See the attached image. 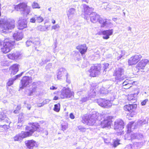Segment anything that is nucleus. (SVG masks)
Instances as JSON below:
<instances>
[{"label":"nucleus","instance_id":"1","mask_svg":"<svg viewBox=\"0 0 149 149\" xmlns=\"http://www.w3.org/2000/svg\"><path fill=\"white\" fill-rule=\"evenodd\" d=\"M25 129L26 131H22L20 133L22 139L31 136L36 131L40 132L41 127L38 123H29Z\"/></svg>","mask_w":149,"mask_h":149},{"label":"nucleus","instance_id":"2","mask_svg":"<svg viewBox=\"0 0 149 149\" xmlns=\"http://www.w3.org/2000/svg\"><path fill=\"white\" fill-rule=\"evenodd\" d=\"M15 45V42L11 41L9 38H5L3 41L0 39V48L3 53L6 54L10 52Z\"/></svg>","mask_w":149,"mask_h":149},{"label":"nucleus","instance_id":"3","mask_svg":"<svg viewBox=\"0 0 149 149\" xmlns=\"http://www.w3.org/2000/svg\"><path fill=\"white\" fill-rule=\"evenodd\" d=\"M14 9L16 11H20L22 12V14L26 16L29 14L31 10L27 5V3L22 2L14 6Z\"/></svg>","mask_w":149,"mask_h":149},{"label":"nucleus","instance_id":"4","mask_svg":"<svg viewBox=\"0 0 149 149\" xmlns=\"http://www.w3.org/2000/svg\"><path fill=\"white\" fill-rule=\"evenodd\" d=\"M137 107L136 104H129L124 106V110L126 111L129 112L127 114L128 118H133L136 114L137 112L136 110Z\"/></svg>","mask_w":149,"mask_h":149},{"label":"nucleus","instance_id":"5","mask_svg":"<svg viewBox=\"0 0 149 149\" xmlns=\"http://www.w3.org/2000/svg\"><path fill=\"white\" fill-rule=\"evenodd\" d=\"M102 66L101 64H97L92 66L88 71L91 77H95L99 75Z\"/></svg>","mask_w":149,"mask_h":149},{"label":"nucleus","instance_id":"6","mask_svg":"<svg viewBox=\"0 0 149 149\" xmlns=\"http://www.w3.org/2000/svg\"><path fill=\"white\" fill-rule=\"evenodd\" d=\"M103 117L104 119L101 122L100 124L101 127L104 128L110 127L114 120L113 117L111 116H109L105 117L104 116Z\"/></svg>","mask_w":149,"mask_h":149},{"label":"nucleus","instance_id":"7","mask_svg":"<svg viewBox=\"0 0 149 149\" xmlns=\"http://www.w3.org/2000/svg\"><path fill=\"white\" fill-rule=\"evenodd\" d=\"M15 22L13 19L6 22V23L3 24V26L2 27V31L4 33H7L9 30L13 29L15 27Z\"/></svg>","mask_w":149,"mask_h":149},{"label":"nucleus","instance_id":"8","mask_svg":"<svg viewBox=\"0 0 149 149\" xmlns=\"http://www.w3.org/2000/svg\"><path fill=\"white\" fill-rule=\"evenodd\" d=\"M97 102L99 106L104 108H109L111 106V101L105 98L98 99L97 100Z\"/></svg>","mask_w":149,"mask_h":149},{"label":"nucleus","instance_id":"9","mask_svg":"<svg viewBox=\"0 0 149 149\" xmlns=\"http://www.w3.org/2000/svg\"><path fill=\"white\" fill-rule=\"evenodd\" d=\"M137 84V81H133L130 79H127L123 83V88L124 89H128L131 87L136 86Z\"/></svg>","mask_w":149,"mask_h":149},{"label":"nucleus","instance_id":"10","mask_svg":"<svg viewBox=\"0 0 149 149\" xmlns=\"http://www.w3.org/2000/svg\"><path fill=\"white\" fill-rule=\"evenodd\" d=\"M141 55L135 54L132 56L128 60L129 65L132 66L136 65L142 58Z\"/></svg>","mask_w":149,"mask_h":149},{"label":"nucleus","instance_id":"11","mask_svg":"<svg viewBox=\"0 0 149 149\" xmlns=\"http://www.w3.org/2000/svg\"><path fill=\"white\" fill-rule=\"evenodd\" d=\"M74 93L68 88L63 90L61 94V97L62 99L69 98L74 97Z\"/></svg>","mask_w":149,"mask_h":149},{"label":"nucleus","instance_id":"12","mask_svg":"<svg viewBox=\"0 0 149 149\" xmlns=\"http://www.w3.org/2000/svg\"><path fill=\"white\" fill-rule=\"evenodd\" d=\"M30 81H31L30 78L29 77L25 76L23 77L20 81V86L19 87V90L24 89L27 85H29Z\"/></svg>","mask_w":149,"mask_h":149},{"label":"nucleus","instance_id":"13","mask_svg":"<svg viewBox=\"0 0 149 149\" xmlns=\"http://www.w3.org/2000/svg\"><path fill=\"white\" fill-rule=\"evenodd\" d=\"M26 149H33L34 147L38 146V143L33 139L29 140L25 142Z\"/></svg>","mask_w":149,"mask_h":149},{"label":"nucleus","instance_id":"14","mask_svg":"<svg viewBox=\"0 0 149 149\" xmlns=\"http://www.w3.org/2000/svg\"><path fill=\"white\" fill-rule=\"evenodd\" d=\"M148 62V60L147 59H142L136 65V68L139 71L143 70Z\"/></svg>","mask_w":149,"mask_h":149},{"label":"nucleus","instance_id":"15","mask_svg":"<svg viewBox=\"0 0 149 149\" xmlns=\"http://www.w3.org/2000/svg\"><path fill=\"white\" fill-rule=\"evenodd\" d=\"M111 20L107 19L104 17H102L100 16L98 22L100 24V27L103 28L107 24H111Z\"/></svg>","mask_w":149,"mask_h":149},{"label":"nucleus","instance_id":"16","mask_svg":"<svg viewBox=\"0 0 149 149\" xmlns=\"http://www.w3.org/2000/svg\"><path fill=\"white\" fill-rule=\"evenodd\" d=\"M76 49L79 51L81 54L82 55L85 54L87 52L88 47L86 44H84L79 45L76 47Z\"/></svg>","mask_w":149,"mask_h":149},{"label":"nucleus","instance_id":"17","mask_svg":"<svg viewBox=\"0 0 149 149\" xmlns=\"http://www.w3.org/2000/svg\"><path fill=\"white\" fill-rule=\"evenodd\" d=\"M19 65L17 64H14L9 67V70L10 72V74L15 75L19 71Z\"/></svg>","mask_w":149,"mask_h":149},{"label":"nucleus","instance_id":"18","mask_svg":"<svg viewBox=\"0 0 149 149\" xmlns=\"http://www.w3.org/2000/svg\"><path fill=\"white\" fill-rule=\"evenodd\" d=\"M113 29H111L104 30L102 31L101 33L102 35H103L102 37L105 40L109 39L110 38V36L113 34Z\"/></svg>","mask_w":149,"mask_h":149},{"label":"nucleus","instance_id":"19","mask_svg":"<svg viewBox=\"0 0 149 149\" xmlns=\"http://www.w3.org/2000/svg\"><path fill=\"white\" fill-rule=\"evenodd\" d=\"M27 22L26 20H19L18 21V28L19 30H22L27 27Z\"/></svg>","mask_w":149,"mask_h":149},{"label":"nucleus","instance_id":"20","mask_svg":"<svg viewBox=\"0 0 149 149\" xmlns=\"http://www.w3.org/2000/svg\"><path fill=\"white\" fill-rule=\"evenodd\" d=\"M100 16L98 15L93 13L91 14V16L90 17V20L93 23H95L98 22Z\"/></svg>","mask_w":149,"mask_h":149},{"label":"nucleus","instance_id":"21","mask_svg":"<svg viewBox=\"0 0 149 149\" xmlns=\"http://www.w3.org/2000/svg\"><path fill=\"white\" fill-rule=\"evenodd\" d=\"M3 122L5 124L2 125H0V127L3 128V130H6L8 129L10 127V122L8 120H3Z\"/></svg>","mask_w":149,"mask_h":149},{"label":"nucleus","instance_id":"22","mask_svg":"<svg viewBox=\"0 0 149 149\" xmlns=\"http://www.w3.org/2000/svg\"><path fill=\"white\" fill-rule=\"evenodd\" d=\"M23 34L21 32H16L13 34L14 38L16 40L18 41L21 40L23 38Z\"/></svg>","mask_w":149,"mask_h":149},{"label":"nucleus","instance_id":"23","mask_svg":"<svg viewBox=\"0 0 149 149\" xmlns=\"http://www.w3.org/2000/svg\"><path fill=\"white\" fill-rule=\"evenodd\" d=\"M123 74V70L120 69L116 70L113 73V75L116 77V78H118L120 77Z\"/></svg>","mask_w":149,"mask_h":149},{"label":"nucleus","instance_id":"24","mask_svg":"<svg viewBox=\"0 0 149 149\" xmlns=\"http://www.w3.org/2000/svg\"><path fill=\"white\" fill-rule=\"evenodd\" d=\"M83 6L84 12L85 13L88 14L90 12L91 8H90L88 6L85 4H83Z\"/></svg>","mask_w":149,"mask_h":149},{"label":"nucleus","instance_id":"25","mask_svg":"<svg viewBox=\"0 0 149 149\" xmlns=\"http://www.w3.org/2000/svg\"><path fill=\"white\" fill-rule=\"evenodd\" d=\"M7 56L8 58L11 60H15L17 58V55L15 53H11L7 55Z\"/></svg>","mask_w":149,"mask_h":149},{"label":"nucleus","instance_id":"26","mask_svg":"<svg viewBox=\"0 0 149 149\" xmlns=\"http://www.w3.org/2000/svg\"><path fill=\"white\" fill-rule=\"evenodd\" d=\"M123 123L120 122H118L116 123L114 125V128L115 129H117L119 128H123Z\"/></svg>","mask_w":149,"mask_h":149},{"label":"nucleus","instance_id":"27","mask_svg":"<svg viewBox=\"0 0 149 149\" xmlns=\"http://www.w3.org/2000/svg\"><path fill=\"white\" fill-rule=\"evenodd\" d=\"M120 139H117L113 141L112 145L114 148H116L120 144Z\"/></svg>","mask_w":149,"mask_h":149},{"label":"nucleus","instance_id":"28","mask_svg":"<svg viewBox=\"0 0 149 149\" xmlns=\"http://www.w3.org/2000/svg\"><path fill=\"white\" fill-rule=\"evenodd\" d=\"M60 104L59 103L55 104L53 108L54 110L56 112H58L60 109Z\"/></svg>","mask_w":149,"mask_h":149},{"label":"nucleus","instance_id":"29","mask_svg":"<svg viewBox=\"0 0 149 149\" xmlns=\"http://www.w3.org/2000/svg\"><path fill=\"white\" fill-rule=\"evenodd\" d=\"M6 117V113H4L3 111H2L0 112V121H2L4 120L5 118Z\"/></svg>","mask_w":149,"mask_h":149},{"label":"nucleus","instance_id":"30","mask_svg":"<svg viewBox=\"0 0 149 149\" xmlns=\"http://www.w3.org/2000/svg\"><path fill=\"white\" fill-rule=\"evenodd\" d=\"M34 16L36 17V21L38 23H40L44 21L43 18L40 16H37V15H36Z\"/></svg>","mask_w":149,"mask_h":149},{"label":"nucleus","instance_id":"31","mask_svg":"<svg viewBox=\"0 0 149 149\" xmlns=\"http://www.w3.org/2000/svg\"><path fill=\"white\" fill-rule=\"evenodd\" d=\"M88 115H86L82 117V122L84 123H86L88 122L89 119H88Z\"/></svg>","mask_w":149,"mask_h":149},{"label":"nucleus","instance_id":"32","mask_svg":"<svg viewBox=\"0 0 149 149\" xmlns=\"http://www.w3.org/2000/svg\"><path fill=\"white\" fill-rule=\"evenodd\" d=\"M32 7L33 8H38L39 9L40 8V7L39 5L37 3L34 2L33 3L32 5Z\"/></svg>","mask_w":149,"mask_h":149},{"label":"nucleus","instance_id":"33","mask_svg":"<svg viewBox=\"0 0 149 149\" xmlns=\"http://www.w3.org/2000/svg\"><path fill=\"white\" fill-rule=\"evenodd\" d=\"M21 139H22L21 137V135L20 134H19L18 135H16L14 137V140L15 141H18Z\"/></svg>","mask_w":149,"mask_h":149},{"label":"nucleus","instance_id":"34","mask_svg":"<svg viewBox=\"0 0 149 149\" xmlns=\"http://www.w3.org/2000/svg\"><path fill=\"white\" fill-rule=\"evenodd\" d=\"M5 23H6V22H5L4 19L1 18L0 19V28L2 29V27L3 26V24Z\"/></svg>","mask_w":149,"mask_h":149},{"label":"nucleus","instance_id":"35","mask_svg":"<svg viewBox=\"0 0 149 149\" xmlns=\"http://www.w3.org/2000/svg\"><path fill=\"white\" fill-rule=\"evenodd\" d=\"M15 81L13 79H9L8 80V81L7 83V85L9 86L12 85L13 84L14 81Z\"/></svg>","mask_w":149,"mask_h":149},{"label":"nucleus","instance_id":"36","mask_svg":"<svg viewBox=\"0 0 149 149\" xmlns=\"http://www.w3.org/2000/svg\"><path fill=\"white\" fill-rule=\"evenodd\" d=\"M21 108V106L20 105H17L16 107V109L14 111V113H19V111Z\"/></svg>","mask_w":149,"mask_h":149},{"label":"nucleus","instance_id":"37","mask_svg":"<svg viewBox=\"0 0 149 149\" xmlns=\"http://www.w3.org/2000/svg\"><path fill=\"white\" fill-rule=\"evenodd\" d=\"M23 73L24 72H22L20 73L15 75V76L14 79H13L14 81H15L16 79H18L19 78H20L22 75Z\"/></svg>","mask_w":149,"mask_h":149},{"label":"nucleus","instance_id":"38","mask_svg":"<svg viewBox=\"0 0 149 149\" xmlns=\"http://www.w3.org/2000/svg\"><path fill=\"white\" fill-rule=\"evenodd\" d=\"M103 65V68L104 69V71H106L107 69L109 68V64L107 63H104Z\"/></svg>","mask_w":149,"mask_h":149},{"label":"nucleus","instance_id":"39","mask_svg":"<svg viewBox=\"0 0 149 149\" xmlns=\"http://www.w3.org/2000/svg\"><path fill=\"white\" fill-rule=\"evenodd\" d=\"M68 125L67 123H66V125H61L62 130L64 131L65 130L68 128Z\"/></svg>","mask_w":149,"mask_h":149},{"label":"nucleus","instance_id":"40","mask_svg":"<svg viewBox=\"0 0 149 149\" xmlns=\"http://www.w3.org/2000/svg\"><path fill=\"white\" fill-rule=\"evenodd\" d=\"M134 123V121H131L127 125L128 128L129 129H131Z\"/></svg>","mask_w":149,"mask_h":149},{"label":"nucleus","instance_id":"41","mask_svg":"<svg viewBox=\"0 0 149 149\" xmlns=\"http://www.w3.org/2000/svg\"><path fill=\"white\" fill-rule=\"evenodd\" d=\"M36 21V17H32L30 19V22L32 23H35Z\"/></svg>","mask_w":149,"mask_h":149},{"label":"nucleus","instance_id":"42","mask_svg":"<svg viewBox=\"0 0 149 149\" xmlns=\"http://www.w3.org/2000/svg\"><path fill=\"white\" fill-rule=\"evenodd\" d=\"M104 8L106 9L109 8V3H104Z\"/></svg>","mask_w":149,"mask_h":149},{"label":"nucleus","instance_id":"43","mask_svg":"<svg viewBox=\"0 0 149 149\" xmlns=\"http://www.w3.org/2000/svg\"><path fill=\"white\" fill-rule=\"evenodd\" d=\"M70 118L72 119H73L75 118V116L73 113H71L70 114Z\"/></svg>","mask_w":149,"mask_h":149},{"label":"nucleus","instance_id":"44","mask_svg":"<svg viewBox=\"0 0 149 149\" xmlns=\"http://www.w3.org/2000/svg\"><path fill=\"white\" fill-rule=\"evenodd\" d=\"M148 100H145L143 101L141 103V104L142 105H145L146 103L148 101Z\"/></svg>","mask_w":149,"mask_h":149},{"label":"nucleus","instance_id":"45","mask_svg":"<svg viewBox=\"0 0 149 149\" xmlns=\"http://www.w3.org/2000/svg\"><path fill=\"white\" fill-rule=\"evenodd\" d=\"M59 26L58 24H56L55 25L53 26H52V29H55L58 27H59Z\"/></svg>","mask_w":149,"mask_h":149},{"label":"nucleus","instance_id":"46","mask_svg":"<svg viewBox=\"0 0 149 149\" xmlns=\"http://www.w3.org/2000/svg\"><path fill=\"white\" fill-rule=\"evenodd\" d=\"M57 89V87H55L54 86H52V87H50V89L51 90H56Z\"/></svg>","mask_w":149,"mask_h":149},{"label":"nucleus","instance_id":"47","mask_svg":"<svg viewBox=\"0 0 149 149\" xmlns=\"http://www.w3.org/2000/svg\"><path fill=\"white\" fill-rule=\"evenodd\" d=\"M58 99H59V97H58L55 96L54 97V98H53V100H58Z\"/></svg>","mask_w":149,"mask_h":149},{"label":"nucleus","instance_id":"48","mask_svg":"<svg viewBox=\"0 0 149 149\" xmlns=\"http://www.w3.org/2000/svg\"><path fill=\"white\" fill-rule=\"evenodd\" d=\"M52 22L53 24H54L56 22L55 20L54 19H52Z\"/></svg>","mask_w":149,"mask_h":149},{"label":"nucleus","instance_id":"49","mask_svg":"<svg viewBox=\"0 0 149 149\" xmlns=\"http://www.w3.org/2000/svg\"><path fill=\"white\" fill-rule=\"evenodd\" d=\"M118 19L117 18H113V20L114 21H116Z\"/></svg>","mask_w":149,"mask_h":149},{"label":"nucleus","instance_id":"50","mask_svg":"<svg viewBox=\"0 0 149 149\" xmlns=\"http://www.w3.org/2000/svg\"><path fill=\"white\" fill-rule=\"evenodd\" d=\"M1 3H0V17L1 16Z\"/></svg>","mask_w":149,"mask_h":149},{"label":"nucleus","instance_id":"51","mask_svg":"<svg viewBox=\"0 0 149 149\" xmlns=\"http://www.w3.org/2000/svg\"><path fill=\"white\" fill-rule=\"evenodd\" d=\"M82 1H84L87 3H88V1L87 0H83Z\"/></svg>","mask_w":149,"mask_h":149},{"label":"nucleus","instance_id":"52","mask_svg":"<svg viewBox=\"0 0 149 149\" xmlns=\"http://www.w3.org/2000/svg\"><path fill=\"white\" fill-rule=\"evenodd\" d=\"M27 109H28L29 110H30V109H31V107H30H30H27Z\"/></svg>","mask_w":149,"mask_h":149},{"label":"nucleus","instance_id":"53","mask_svg":"<svg viewBox=\"0 0 149 149\" xmlns=\"http://www.w3.org/2000/svg\"><path fill=\"white\" fill-rule=\"evenodd\" d=\"M23 116V114L22 113H21V114H20L19 115V116Z\"/></svg>","mask_w":149,"mask_h":149},{"label":"nucleus","instance_id":"54","mask_svg":"<svg viewBox=\"0 0 149 149\" xmlns=\"http://www.w3.org/2000/svg\"><path fill=\"white\" fill-rule=\"evenodd\" d=\"M102 117H103V116L102 115Z\"/></svg>","mask_w":149,"mask_h":149}]
</instances>
